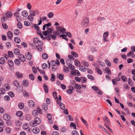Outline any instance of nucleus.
Returning a JSON list of instances; mask_svg holds the SVG:
<instances>
[{
  "label": "nucleus",
  "instance_id": "nucleus-61",
  "mask_svg": "<svg viewBox=\"0 0 135 135\" xmlns=\"http://www.w3.org/2000/svg\"><path fill=\"white\" fill-rule=\"evenodd\" d=\"M8 54L9 56L10 57H12L13 56V52L11 51H8Z\"/></svg>",
  "mask_w": 135,
  "mask_h": 135
},
{
  "label": "nucleus",
  "instance_id": "nucleus-64",
  "mask_svg": "<svg viewBox=\"0 0 135 135\" xmlns=\"http://www.w3.org/2000/svg\"><path fill=\"white\" fill-rule=\"evenodd\" d=\"M96 92L98 94L100 95H102L103 93V92L99 89Z\"/></svg>",
  "mask_w": 135,
  "mask_h": 135
},
{
  "label": "nucleus",
  "instance_id": "nucleus-34",
  "mask_svg": "<svg viewBox=\"0 0 135 135\" xmlns=\"http://www.w3.org/2000/svg\"><path fill=\"white\" fill-rule=\"evenodd\" d=\"M105 70L106 73L109 75H110L111 74V71L108 67H106L105 68Z\"/></svg>",
  "mask_w": 135,
  "mask_h": 135
},
{
  "label": "nucleus",
  "instance_id": "nucleus-5",
  "mask_svg": "<svg viewBox=\"0 0 135 135\" xmlns=\"http://www.w3.org/2000/svg\"><path fill=\"white\" fill-rule=\"evenodd\" d=\"M3 117L4 120L7 121L10 120L11 118L10 115L7 113L4 114L3 115Z\"/></svg>",
  "mask_w": 135,
  "mask_h": 135
},
{
  "label": "nucleus",
  "instance_id": "nucleus-18",
  "mask_svg": "<svg viewBox=\"0 0 135 135\" xmlns=\"http://www.w3.org/2000/svg\"><path fill=\"white\" fill-rule=\"evenodd\" d=\"M18 107L19 108L21 109H23L24 107V104L22 103H20L18 104Z\"/></svg>",
  "mask_w": 135,
  "mask_h": 135
},
{
  "label": "nucleus",
  "instance_id": "nucleus-51",
  "mask_svg": "<svg viewBox=\"0 0 135 135\" xmlns=\"http://www.w3.org/2000/svg\"><path fill=\"white\" fill-rule=\"evenodd\" d=\"M44 89L46 93H47L48 92V89L47 85H44Z\"/></svg>",
  "mask_w": 135,
  "mask_h": 135
},
{
  "label": "nucleus",
  "instance_id": "nucleus-14",
  "mask_svg": "<svg viewBox=\"0 0 135 135\" xmlns=\"http://www.w3.org/2000/svg\"><path fill=\"white\" fill-rule=\"evenodd\" d=\"M40 131V129L37 128H34L33 129V133L35 134H38Z\"/></svg>",
  "mask_w": 135,
  "mask_h": 135
},
{
  "label": "nucleus",
  "instance_id": "nucleus-42",
  "mask_svg": "<svg viewBox=\"0 0 135 135\" xmlns=\"http://www.w3.org/2000/svg\"><path fill=\"white\" fill-rule=\"evenodd\" d=\"M82 63L83 65H85L86 67H88L89 66V64L86 61H82Z\"/></svg>",
  "mask_w": 135,
  "mask_h": 135
},
{
  "label": "nucleus",
  "instance_id": "nucleus-44",
  "mask_svg": "<svg viewBox=\"0 0 135 135\" xmlns=\"http://www.w3.org/2000/svg\"><path fill=\"white\" fill-rule=\"evenodd\" d=\"M26 119L27 120L29 121L31 119V116L30 115L27 114L26 116Z\"/></svg>",
  "mask_w": 135,
  "mask_h": 135
},
{
  "label": "nucleus",
  "instance_id": "nucleus-11",
  "mask_svg": "<svg viewBox=\"0 0 135 135\" xmlns=\"http://www.w3.org/2000/svg\"><path fill=\"white\" fill-rule=\"evenodd\" d=\"M18 58L21 61L24 62L25 61L26 59L24 56L22 54H20L18 56Z\"/></svg>",
  "mask_w": 135,
  "mask_h": 135
},
{
  "label": "nucleus",
  "instance_id": "nucleus-15",
  "mask_svg": "<svg viewBox=\"0 0 135 135\" xmlns=\"http://www.w3.org/2000/svg\"><path fill=\"white\" fill-rule=\"evenodd\" d=\"M7 63L9 66L11 67H13L14 65L13 62L11 60H8Z\"/></svg>",
  "mask_w": 135,
  "mask_h": 135
},
{
  "label": "nucleus",
  "instance_id": "nucleus-59",
  "mask_svg": "<svg viewBox=\"0 0 135 135\" xmlns=\"http://www.w3.org/2000/svg\"><path fill=\"white\" fill-rule=\"evenodd\" d=\"M81 119L84 124L86 126H88V124L87 122L82 118H81Z\"/></svg>",
  "mask_w": 135,
  "mask_h": 135
},
{
  "label": "nucleus",
  "instance_id": "nucleus-23",
  "mask_svg": "<svg viewBox=\"0 0 135 135\" xmlns=\"http://www.w3.org/2000/svg\"><path fill=\"white\" fill-rule=\"evenodd\" d=\"M28 84V81L27 80H23L22 81V85L25 86L27 87Z\"/></svg>",
  "mask_w": 135,
  "mask_h": 135
},
{
  "label": "nucleus",
  "instance_id": "nucleus-60",
  "mask_svg": "<svg viewBox=\"0 0 135 135\" xmlns=\"http://www.w3.org/2000/svg\"><path fill=\"white\" fill-rule=\"evenodd\" d=\"M121 78L123 81H126L127 79V78L124 75H122L121 77Z\"/></svg>",
  "mask_w": 135,
  "mask_h": 135
},
{
  "label": "nucleus",
  "instance_id": "nucleus-62",
  "mask_svg": "<svg viewBox=\"0 0 135 135\" xmlns=\"http://www.w3.org/2000/svg\"><path fill=\"white\" fill-rule=\"evenodd\" d=\"M70 126L71 127H74V129H76L75 125L72 122H71L70 123Z\"/></svg>",
  "mask_w": 135,
  "mask_h": 135
},
{
  "label": "nucleus",
  "instance_id": "nucleus-49",
  "mask_svg": "<svg viewBox=\"0 0 135 135\" xmlns=\"http://www.w3.org/2000/svg\"><path fill=\"white\" fill-rule=\"evenodd\" d=\"M87 77L89 79L94 80H95L94 78L92 75H87Z\"/></svg>",
  "mask_w": 135,
  "mask_h": 135
},
{
  "label": "nucleus",
  "instance_id": "nucleus-33",
  "mask_svg": "<svg viewBox=\"0 0 135 135\" xmlns=\"http://www.w3.org/2000/svg\"><path fill=\"white\" fill-rule=\"evenodd\" d=\"M22 15L23 17H27L28 15V12L26 11H23L22 12Z\"/></svg>",
  "mask_w": 135,
  "mask_h": 135
},
{
  "label": "nucleus",
  "instance_id": "nucleus-32",
  "mask_svg": "<svg viewBox=\"0 0 135 135\" xmlns=\"http://www.w3.org/2000/svg\"><path fill=\"white\" fill-rule=\"evenodd\" d=\"M20 51L19 49H15L14 50V53L17 55H18L20 53Z\"/></svg>",
  "mask_w": 135,
  "mask_h": 135
},
{
  "label": "nucleus",
  "instance_id": "nucleus-54",
  "mask_svg": "<svg viewBox=\"0 0 135 135\" xmlns=\"http://www.w3.org/2000/svg\"><path fill=\"white\" fill-rule=\"evenodd\" d=\"M60 37H62L63 39L65 40L66 41H68V39L66 37V35L65 34L61 35H60Z\"/></svg>",
  "mask_w": 135,
  "mask_h": 135
},
{
  "label": "nucleus",
  "instance_id": "nucleus-30",
  "mask_svg": "<svg viewBox=\"0 0 135 135\" xmlns=\"http://www.w3.org/2000/svg\"><path fill=\"white\" fill-rule=\"evenodd\" d=\"M16 125L18 126H21L22 123L21 121L18 120H17L15 122Z\"/></svg>",
  "mask_w": 135,
  "mask_h": 135
},
{
  "label": "nucleus",
  "instance_id": "nucleus-46",
  "mask_svg": "<svg viewBox=\"0 0 135 135\" xmlns=\"http://www.w3.org/2000/svg\"><path fill=\"white\" fill-rule=\"evenodd\" d=\"M13 84L15 86L18 87L19 86V84L17 80H15L13 82Z\"/></svg>",
  "mask_w": 135,
  "mask_h": 135
},
{
  "label": "nucleus",
  "instance_id": "nucleus-47",
  "mask_svg": "<svg viewBox=\"0 0 135 135\" xmlns=\"http://www.w3.org/2000/svg\"><path fill=\"white\" fill-rule=\"evenodd\" d=\"M36 48L38 50L41 51L42 49V47L41 45H39L37 46Z\"/></svg>",
  "mask_w": 135,
  "mask_h": 135
},
{
  "label": "nucleus",
  "instance_id": "nucleus-21",
  "mask_svg": "<svg viewBox=\"0 0 135 135\" xmlns=\"http://www.w3.org/2000/svg\"><path fill=\"white\" fill-rule=\"evenodd\" d=\"M79 68V70L85 72L86 70V68L84 66H80Z\"/></svg>",
  "mask_w": 135,
  "mask_h": 135
},
{
  "label": "nucleus",
  "instance_id": "nucleus-45",
  "mask_svg": "<svg viewBox=\"0 0 135 135\" xmlns=\"http://www.w3.org/2000/svg\"><path fill=\"white\" fill-rule=\"evenodd\" d=\"M5 90L3 88H0V94H3L5 93Z\"/></svg>",
  "mask_w": 135,
  "mask_h": 135
},
{
  "label": "nucleus",
  "instance_id": "nucleus-43",
  "mask_svg": "<svg viewBox=\"0 0 135 135\" xmlns=\"http://www.w3.org/2000/svg\"><path fill=\"white\" fill-rule=\"evenodd\" d=\"M66 31V29L64 28H63L62 27H61V28L60 31V33L62 34L65 33Z\"/></svg>",
  "mask_w": 135,
  "mask_h": 135
},
{
  "label": "nucleus",
  "instance_id": "nucleus-3",
  "mask_svg": "<svg viewBox=\"0 0 135 135\" xmlns=\"http://www.w3.org/2000/svg\"><path fill=\"white\" fill-rule=\"evenodd\" d=\"M74 90V88L73 86H69L66 90V92L69 94H71L73 93V91Z\"/></svg>",
  "mask_w": 135,
  "mask_h": 135
},
{
  "label": "nucleus",
  "instance_id": "nucleus-40",
  "mask_svg": "<svg viewBox=\"0 0 135 135\" xmlns=\"http://www.w3.org/2000/svg\"><path fill=\"white\" fill-rule=\"evenodd\" d=\"M16 75L19 78H22L23 77V75L21 74H20L19 72L16 73Z\"/></svg>",
  "mask_w": 135,
  "mask_h": 135
},
{
  "label": "nucleus",
  "instance_id": "nucleus-6",
  "mask_svg": "<svg viewBox=\"0 0 135 135\" xmlns=\"http://www.w3.org/2000/svg\"><path fill=\"white\" fill-rule=\"evenodd\" d=\"M71 73L72 75L74 76H75L76 75L80 76L81 75V74L79 71L78 70H72L71 71Z\"/></svg>",
  "mask_w": 135,
  "mask_h": 135
},
{
  "label": "nucleus",
  "instance_id": "nucleus-20",
  "mask_svg": "<svg viewBox=\"0 0 135 135\" xmlns=\"http://www.w3.org/2000/svg\"><path fill=\"white\" fill-rule=\"evenodd\" d=\"M14 40L15 42L17 44L19 43L21 41L20 39L18 37H15Z\"/></svg>",
  "mask_w": 135,
  "mask_h": 135
},
{
  "label": "nucleus",
  "instance_id": "nucleus-52",
  "mask_svg": "<svg viewBox=\"0 0 135 135\" xmlns=\"http://www.w3.org/2000/svg\"><path fill=\"white\" fill-rule=\"evenodd\" d=\"M51 77L50 79V80L52 81H53L55 79V76L54 74H52L51 75Z\"/></svg>",
  "mask_w": 135,
  "mask_h": 135
},
{
  "label": "nucleus",
  "instance_id": "nucleus-56",
  "mask_svg": "<svg viewBox=\"0 0 135 135\" xmlns=\"http://www.w3.org/2000/svg\"><path fill=\"white\" fill-rule=\"evenodd\" d=\"M71 54L75 57H78V55L77 53L74 51H71Z\"/></svg>",
  "mask_w": 135,
  "mask_h": 135
},
{
  "label": "nucleus",
  "instance_id": "nucleus-63",
  "mask_svg": "<svg viewBox=\"0 0 135 135\" xmlns=\"http://www.w3.org/2000/svg\"><path fill=\"white\" fill-rule=\"evenodd\" d=\"M65 33L66 34V35L70 38H71L72 37V35L70 32H66Z\"/></svg>",
  "mask_w": 135,
  "mask_h": 135
},
{
  "label": "nucleus",
  "instance_id": "nucleus-7",
  "mask_svg": "<svg viewBox=\"0 0 135 135\" xmlns=\"http://www.w3.org/2000/svg\"><path fill=\"white\" fill-rule=\"evenodd\" d=\"M109 32L107 31L104 32L103 35V41L104 42H107L108 40L106 38L108 36L109 34Z\"/></svg>",
  "mask_w": 135,
  "mask_h": 135
},
{
  "label": "nucleus",
  "instance_id": "nucleus-10",
  "mask_svg": "<svg viewBox=\"0 0 135 135\" xmlns=\"http://www.w3.org/2000/svg\"><path fill=\"white\" fill-rule=\"evenodd\" d=\"M30 15H32L33 16H35L36 15L35 13H37V14H39L38 11L37 10L35 11L33 10H30L29 11Z\"/></svg>",
  "mask_w": 135,
  "mask_h": 135
},
{
  "label": "nucleus",
  "instance_id": "nucleus-37",
  "mask_svg": "<svg viewBox=\"0 0 135 135\" xmlns=\"http://www.w3.org/2000/svg\"><path fill=\"white\" fill-rule=\"evenodd\" d=\"M74 63L75 65L77 67L79 66L80 65V62L77 60H75L74 61Z\"/></svg>",
  "mask_w": 135,
  "mask_h": 135
},
{
  "label": "nucleus",
  "instance_id": "nucleus-57",
  "mask_svg": "<svg viewBox=\"0 0 135 135\" xmlns=\"http://www.w3.org/2000/svg\"><path fill=\"white\" fill-rule=\"evenodd\" d=\"M117 80L114 79H113L112 80V81L113 84L114 85H116L117 84Z\"/></svg>",
  "mask_w": 135,
  "mask_h": 135
},
{
  "label": "nucleus",
  "instance_id": "nucleus-12",
  "mask_svg": "<svg viewBox=\"0 0 135 135\" xmlns=\"http://www.w3.org/2000/svg\"><path fill=\"white\" fill-rule=\"evenodd\" d=\"M103 119L104 122L108 124H110V121L108 117L106 116H104L103 118Z\"/></svg>",
  "mask_w": 135,
  "mask_h": 135
},
{
  "label": "nucleus",
  "instance_id": "nucleus-53",
  "mask_svg": "<svg viewBox=\"0 0 135 135\" xmlns=\"http://www.w3.org/2000/svg\"><path fill=\"white\" fill-rule=\"evenodd\" d=\"M6 89L7 90H8L10 89V85L8 84H5L4 86Z\"/></svg>",
  "mask_w": 135,
  "mask_h": 135
},
{
  "label": "nucleus",
  "instance_id": "nucleus-48",
  "mask_svg": "<svg viewBox=\"0 0 135 135\" xmlns=\"http://www.w3.org/2000/svg\"><path fill=\"white\" fill-rule=\"evenodd\" d=\"M71 135H79V134L77 131L74 130L72 132Z\"/></svg>",
  "mask_w": 135,
  "mask_h": 135
},
{
  "label": "nucleus",
  "instance_id": "nucleus-38",
  "mask_svg": "<svg viewBox=\"0 0 135 135\" xmlns=\"http://www.w3.org/2000/svg\"><path fill=\"white\" fill-rule=\"evenodd\" d=\"M105 62L108 66H110L111 65V64L109 61L107 59H105Z\"/></svg>",
  "mask_w": 135,
  "mask_h": 135
},
{
  "label": "nucleus",
  "instance_id": "nucleus-2",
  "mask_svg": "<svg viewBox=\"0 0 135 135\" xmlns=\"http://www.w3.org/2000/svg\"><path fill=\"white\" fill-rule=\"evenodd\" d=\"M89 18L88 17L85 18L81 22V25L83 27H86L88 25Z\"/></svg>",
  "mask_w": 135,
  "mask_h": 135
},
{
  "label": "nucleus",
  "instance_id": "nucleus-16",
  "mask_svg": "<svg viewBox=\"0 0 135 135\" xmlns=\"http://www.w3.org/2000/svg\"><path fill=\"white\" fill-rule=\"evenodd\" d=\"M23 129L25 130H27L29 128V124L26 123L24 124L23 126Z\"/></svg>",
  "mask_w": 135,
  "mask_h": 135
},
{
  "label": "nucleus",
  "instance_id": "nucleus-19",
  "mask_svg": "<svg viewBox=\"0 0 135 135\" xmlns=\"http://www.w3.org/2000/svg\"><path fill=\"white\" fill-rule=\"evenodd\" d=\"M39 42L41 44H43L42 41H39V39L38 38H34L33 42L35 43H38Z\"/></svg>",
  "mask_w": 135,
  "mask_h": 135
},
{
  "label": "nucleus",
  "instance_id": "nucleus-27",
  "mask_svg": "<svg viewBox=\"0 0 135 135\" xmlns=\"http://www.w3.org/2000/svg\"><path fill=\"white\" fill-rule=\"evenodd\" d=\"M14 62L15 64L17 65H18L20 64V62L19 59H16L15 60Z\"/></svg>",
  "mask_w": 135,
  "mask_h": 135
},
{
  "label": "nucleus",
  "instance_id": "nucleus-36",
  "mask_svg": "<svg viewBox=\"0 0 135 135\" xmlns=\"http://www.w3.org/2000/svg\"><path fill=\"white\" fill-rule=\"evenodd\" d=\"M32 113V115L34 116H37L38 114V112H37V110H33Z\"/></svg>",
  "mask_w": 135,
  "mask_h": 135
},
{
  "label": "nucleus",
  "instance_id": "nucleus-39",
  "mask_svg": "<svg viewBox=\"0 0 135 135\" xmlns=\"http://www.w3.org/2000/svg\"><path fill=\"white\" fill-rule=\"evenodd\" d=\"M33 16L32 15H30L28 17V19L31 21H33Z\"/></svg>",
  "mask_w": 135,
  "mask_h": 135
},
{
  "label": "nucleus",
  "instance_id": "nucleus-22",
  "mask_svg": "<svg viewBox=\"0 0 135 135\" xmlns=\"http://www.w3.org/2000/svg\"><path fill=\"white\" fill-rule=\"evenodd\" d=\"M5 62L4 58L3 57H1L0 59V64L2 65L4 64Z\"/></svg>",
  "mask_w": 135,
  "mask_h": 135
},
{
  "label": "nucleus",
  "instance_id": "nucleus-1",
  "mask_svg": "<svg viewBox=\"0 0 135 135\" xmlns=\"http://www.w3.org/2000/svg\"><path fill=\"white\" fill-rule=\"evenodd\" d=\"M41 123V120L38 118L37 117L34 119L33 121H31L30 123L31 125L32 126H35L37 124H38Z\"/></svg>",
  "mask_w": 135,
  "mask_h": 135
},
{
  "label": "nucleus",
  "instance_id": "nucleus-28",
  "mask_svg": "<svg viewBox=\"0 0 135 135\" xmlns=\"http://www.w3.org/2000/svg\"><path fill=\"white\" fill-rule=\"evenodd\" d=\"M13 32L15 35H18L19 34L20 30L18 29H16Z\"/></svg>",
  "mask_w": 135,
  "mask_h": 135
},
{
  "label": "nucleus",
  "instance_id": "nucleus-25",
  "mask_svg": "<svg viewBox=\"0 0 135 135\" xmlns=\"http://www.w3.org/2000/svg\"><path fill=\"white\" fill-rule=\"evenodd\" d=\"M95 70L98 74L100 75H102V70L98 68H96L95 69Z\"/></svg>",
  "mask_w": 135,
  "mask_h": 135
},
{
  "label": "nucleus",
  "instance_id": "nucleus-24",
  "mask_svg": "<svg viewBox=\"0 0 135 135\" xmlns=\"http://www.w3.org/2000/svg\"><path fill=\"white\" fill-rule=\"evenodd\" d=\"M74 87L75 88L78 89H80L81 88V85L78 84H75L74 85Z\"/></svg>",
  "mask_w": 135,
  "mask_h": 135
},
{
  "label": "nucleus",
  "instance_id": "nucleus-41",
  "mask_svg": "<svg viewBox=\"0 0 135 135\" xmlns=\"http://www.w3.org/2000/svg\"><path fill=\"white\" fill-rule=\"evenodd\" d=\"M42 58L45 59H47L48 58V56L46 53H44L42 55Z\"/></svg>",
  "mask_w": 135,
  "mask_h": 135
},
{
  "label": "nucleus",
  "instance_id": "nucleus-29",
  "mask_svg": "<svg viewBox=\"0 0 135 135\" xmlns=\"http://www.w3.org/2000/svg\"><path fill=\"white\" fill-rule=\"evenodd\" d=\"M16 115L18 117H21L22 116L23 113L21 111H18L17 112Z\"/></svg>",
  "mask_w": 135,
  "mask_h": 135
},
{
  "label": "nucleus",
  "instance_id": "nucleus-17",
  "mask_svg": "<svg viewBox=\"0 0 135 135\" xmlns=\"http://www.w3.org/2000/svg\"><path fill=\"white\" fill-rule=\"evenodd\" d=\"M80 81L83 83H85L87 82V78L85 77H80Z\"/></svg>",
  "mask_w": 135,
  "mask_h": 135
},
{
  "label": "nucleus",
  "instance_id": "nucleus-8",
  "mask_svg": "<svg viewBox=\"0 0 135 135\" xmlns=\"http://www.w3.org/2000/svg\"><path fill=\"white\" fill-rule=\"evenodd\" d=\"M25 56L26 59L29 60H31L32 58V54L29 52H27Z\"/></svg>",
  "mask_w": 135,
  "mask_h": 135
},
{
  "label": "nucleus",
  "instance_id": "nucleus-4",
  "mask_svg": "<svg viewBox=\"0 0 135 135\" xmlns=\"http://www.w3.org/2000/svg\"><path fill=\"white\" fill-rule=\"evenodd\" d=\"M50 63L51 66H55L56 65H57L58 66L60 64V62L59 60L56 59V61L54 60H52L51 61Z\"/></svg>",
  "mask_w": 135,
  "mask_h": 135
},
{
  "label": "nucleus",
  "instance_id": "nucleus-35",
  "mask_svg": "<svg viewBox=\"0 0 135 135\" xmlns=\"http://www.w3.org/2000/svg\"><path fill=\"white\" fill-rule=\"evenodd\" d=\"M6 15L7 17H10L12 15V14L11 12H7L6 13Z\"/></svg>",
  "mask_w": 135,
  "mask_h": 135
},
{
  "label": "nucleus",
  "instance_id": "nucleus-31",
  "mask_svg": "<svg viewBox=\"0 0 135 135\" xmlns=\"http://www.w3.org/2000/svg\"><path fill=\"white\" fill-rule=\"evenodd\" d=\"M7 36L10 38H11L13 36L12 33L9 31L7 32Z\"/></svg>",
  "mask_w": 135,
  "mask_h": 135
},
{
  "label": "nucleus",
  "instance_id": "nucleus-55",
  "mask_svg": "<svg viewBox=\"0 0 135 135\" xmlns=\"http://www.w3.org/2000/svg\"><path fill=\"white\" fill-rule=\"evenodd\" d=\"M47 29H48L47 32H48L49 34H50L52 32V31L53 30V28H47Z\"/></svg>",
  "mask_w": 135,
  "mask_h": 135
},
{
  "label": "nucleus",
  "instance_id": "nucleus-26",
  "mask_svg": "<svg viewBox=\"0 0 135 135\" xmlns=\"http://www.w3.org/2000/svg\"><path fill=\"white\" fill-rule=\"evenodd\" d=\"M48 106L46 104H43L42 105V108L45 110H47L48 109Z\"/></svg>",
  "mask_w": 135,
  "mask_h": 135
},
{
  "label": "nucleus",
  "instance_id": "nucleus-50",
  "mask_svg": "<svg viewBox=\"0 0 135 135\" xmlns=\"http://www.w3.org/2000/svg\"><path fill=\"white\" fill-rule=\"evenodd\" d=\"M54 16V14L52 12H51L48 13L47 15V16L49 18H52Z\"/></svg>",
  "mask_w": 135,
  "mask_h": 135
},
{
  "label": "nucleus",
  "instance_id": "nucleus-13",
  "mask_svg": "<svg viewBox=\"0 0 135 135\" xmlns=\"http://www.w3.org/2000/svg\"><path fill=\"white\" fill-rule=\"evenodd\" d=\"M127 55L128 57H129L131 56L132 58H134L135 57V55L134 53L132 51H130L127 54Z\"/></svg>",
  "mask_w": 135,
  "mask_h": 135
},
{
  "label": "nucleus",
  "instance_id": "nucleus-58",
  "mask_svg": "<svg viewBox=\"0 0 135 135\" xmlns=\"http://www.w3.org/2000/svg\"><path fill=\"white\" fill-rule=\"evenodd\" d=\"M59 106L60 108L64 110L65 108V107L64 104L62 103L59 104Z\"/></svg>",
  "mask_w": 135,
  "mask_h": 135
},
{
  "label": "nucleus",
  "instance_id": "nucleus-9",
  "mask_svg": "<svg viewBox=\"0 0 135 135\" xmlns=\"http://www.w3.org/2000/svg\"><path fill=\"white\" fill-rule=\"evenodd\" d=\"M28 104L30 107L33 108L35 106V103L32 100H30L29 101Z\"/></svg>",
  "mask_w": 135,
  "mask_h": 135
}]
</instances>
